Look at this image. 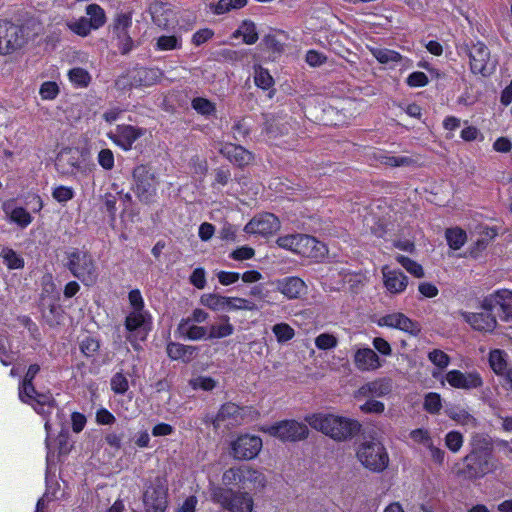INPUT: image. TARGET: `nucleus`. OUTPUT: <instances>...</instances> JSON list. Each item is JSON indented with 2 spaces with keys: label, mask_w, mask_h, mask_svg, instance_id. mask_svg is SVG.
Returning a JSON list of instances; mask_svg holds the SVG:
<instances>
[{
  "label": "nucleus",
  "mask_w": 512,
  "mask_h": 512,
  "mask_svg": "<svg viewBox=\"0 0 512 512\" xmlns=\"http://www.w3.org/2000/svg\"><path fill=\"white\" fill-rule=\"evenodd\" d=\"M305 421L313 429L337 441L350 439L361 429L357 420L334 414L314 413L306 416Z\"/></svg>",
  "instance_id": "f257e3e1"
},
{
  "label": "nucleus",
  "mask_w": 512,
  "mask_h": 512,
  "mask_svg": "<svg viewBox=\"0 0 512 512\" xmlns=\"http://www.w3.org/2000/svg\"><path fill=\"white\" fill-rule=\"evenodd\" d=\"M41 24L34 19L27 20L22 25L9 23L4 33L0 37V54L8 55L33 40L41 32Z\"/></svg>",
  "instance_id": "f03ea898"
},
{
  "label": "nucleus",
  "mask_w": 512,
  "mask_h": 512,
  "mask_svg": "<svg viewBox=\"0 0 512 512\" xmlns=\"http://www.w3.org/2000/svg\"><path fill=\"white\" fill-rule=\"evenodd\" d=\"M19 399L26 404H29L33 409L45 419V430L48 434L52 424L47 415L58 411L54 404V399L50 393H39L35 390L32 382L22 381L18 389ZM47 447L49 448L48 439L46 440Z\"/></svg>",
  "instance_id": "7ed1b4c3"
},
{
  "label": "nucleus",
  "mask_w": 512,
  "mask_h": 512,
  "mask_svg": "<svg viewBox=\"0 0 512 512\" xmlns=\"http://www.w3.org/2000/svg\"><path fill=\"white\" fill-rule=\"evenodd\" d=\"M356 457L364 468L376 473L384 471L390 461L384 444L376 438L362 441L356 449Z\"/></svg>",
  "instance_id": "20e7f679"
},
{
  "label": "nucleus",
  "mask_w": 512,
  "mask_h": 512,
  "mask_svg": "<svg viewBox=\"0 0 512 512\" xmlns=\"http://www.w3.org/2000/svg\"><path fill=\"white\" fill-rule=\"evenodd\" d=\"M212 500L219 503L229 512H252L254 508L253 497L245 491H233L220 486H212Z\"/></svg>",
  "instance_id": "39448f33"
},
{
  "label": "nucleus",
  "mask_w": 512,
  "mask_h": 512,
  "mask_svg": "<svg viewBox=\"0 0 512 512\" xmlns=\"http://www.w3.org/2000/svg\"><path fill=\"white\" fill-rule=\"evenodd\" d=\"M67 267L85 286H92L98 280V269L93 257L81 250L68 253Z\"/></svg>",
  "instance_id": "423d86ee"
},
{
  "label": "nucleus",
  "mask_w": 512,
  "mask_h": 512,
  "mask_svg": "<svg viewBox=\"0 0 512 512\" xmlns=\"http://www.w3.org/2000/svg\"><path fill=\"white\" fill-rule=\"evenodd\" d=\"M462 49L469 58L471 73L483 77H488L494 73L497 63L491 59L490 50L484 43L478 41L465 45Z\"/></svg>",
  "instance_id": "0eeeda50"
},
{
  "label": "nucleus",
  "mask_w": 512,
  "mask_h": 512,
  "mask_svg": "<svg viewBox=\"0 0 512 512\" xmlns=\"http://www.w3.org/2000/svg\"><path fill=\"white\" fill-rule=\"evenodd\" d=\"M125 328L128 331L127 340L139 350L141 342L145 341L151 330V315L146 311H130L125 318Z\"/></svg>",
  "instance_id": "6e6552de"
},
{
  "label": "nucleus",
  "mask_w": 512,
  "mask_h": 512,
  "mask_svg": "<svg viewBox=\"0 0 512 512\" xmlns=\"http://www.w3.org/2000/svg\"><path fill=\"white\" fill-rule=\"evenodd\" d=\"M133 190L141 202L149 203L157 191V178L154 171L147 165H138L133 170Z\"/></svg>",
  "instance_id": "1a4fd4ad"
},
{
  "label": "nucleus",
  "mask_w": 512,
  "mask_h": 512,
  "mask_svg": "<svg viewBox=\"0 0 512 512\" xmlns=\"http://www.w3.org/2000/svg\"><path fill=\"white\" fill-rule=\"evenodd\" d=\"M261 430L284 442L304 440L309 433L307 425L296 420L279 421L273 425L265 426Z\"/></svg>",
  "instance_id": "9d476101"
},
{
  "label": "nucleus",
  "mask_w": 512,
  "mask_h": 512,
  "mask_svg": "<svg viewBox=\"0 0 512 512\" xmlns=\"http://www.w3.org/2000/svg\"><path fill=\"white\" fill-rule=\"evenodd\" d=\"M231 454L238 460H251L260 453L263 442L259 436L242 434L231 442Z\"/></svg>",
  "instance_id": "9b49d317"
},
{
  "label": "nucleus",
  "mask_w": 512,
  "mask_h": 512,
  "mask_svg": "<svg viewBox=\"0 0 512 512\" xmlns=\"http://www.w3.org/2000/svg\"><path fill=\"white\" fill-rule=\"evenodd\" d=\"M499 309L498 313L502 320L512 321V291L500 289L486 296L481 302V309L494 311Z\"/></svg>",
  "instance_id": "f8f14e48"
},
{
  "label": "nucleus",
  "mask_w": 512,
  "mask_h": 512,
  "mask_svg": "<svg viewBox=\"0 0 512 512\" xmlns=\"http://www.w3.org/2000/svg\"><path fill=\"white\" fill-rule=\"evenodd\" d=\"M145 512H165L167 508V487L165 483L157 478L155 482L146 489L143 496Z\"/></svg>",
  "instance_id": "ddd939ff"
},
{
  "label": "nucleus",
  "mask_w": 512,
  "mask_h": 512,
  "mask_svg": "<svg viewBox=\"0 0 512 512\" xmlns=\"http://www.w3.org/2000/svg\"><path fill=\"white\" fill-rule=\"evenodd\" d=\"M280 229L278 218L271 213H262L254 216L244 227L248 234L267 237Z\"/></svg>",
  "instance_id": "4468645a"
},
{
  "label": "nucleus",
  "mask_w": 512,
  "mask_h": 512,
  "mask_svg": "<svg viewBox=\"0 0 512 512\" xmlns=\"http://www.w3.org/2000/svg\"><path fill=\"white\" fill-rule=\"evenodd\" d=\"M444 380L453 388L462 390L476 389L482 386L483 380L477 372L464 373L460 370H450L445 376Z\"/></svg>",
  "instance_id": "2eb2a0df"
},
{
  "label": "nucleus",
  "mask_w": 512,
  "mask_h": 512,
  "mask_svg": "<svg viewBox=\"0 0 512 512\" xmlns=\"http://www.w3.org/2000/svg\"><path fill=\"white\" fill-rule=\"evenodd\" d=\"M243 420V409L234 403H226L222 405L213 420L216 429L224 427L230 429L238 426Z\"/></svg>",
  "instance_id": "dca6fc26"
},
{
  "label": "nucleus",
  "mask_w": 512,
  "mask_h": 512,
  "mask_svg": "<svg viewBox=\"0 0 512 512\" xmlns=\"http://www.w3.org/2000/svg\"><path fill=\"white\" fill-rule=\"evenodd\" d=\"M378 325L401 330L410 335H417L420 332V326L401 312H393L382 316L378 320Z\"/></svg>",
  "instance_id": "f3484780"
},
{
  "label": "nucleus",
  "mask_w": 512,
  "mask_h": 512,
  "mask_svg": "<svg viewBox=\"0 0 512 512\" xmlns=\"http://www.w3.org/2000/svg\"><path fill=\"white\" fill-rule=\"evenodd\" d=\"M353 361L355 367L362 372L376 371L383 366L378 354L369 347L355 346Z\"/></svg>",
  "instance_id": "a211bd4d"
},
{
  "label": "nucleus",
  "mask_w": 512,
  "mask_h": 512,
  "mask_svg": "<svg viewBox=\"0 0 512 512\" xmlns=\"http://www.w3.org/2000/svg\"><path fill=\"white\" fill-rule=\"evenodd\" d=\"M460 315L465 322L477 331L492 332L497 325V320L495 316L492 315V311L483 310L478 313L461 311Z\"/></svg>",
  "instance_id": "6ab92c4d"
},
{
  "label": "nucleus",
  "mask_w": 512,
  "mask_h": 512,
  "mask_svg": "<svg viewBox=\"0 0 512 512\" xmlns=\"http://www.w3.org/2000/svg\"><path fill=\"white\" fill-rule=\"evenodd\" d=\"M381 272L383 285L390 294H400L406 290L408 277L402 271L385 265Z\"/></svg>",
  "instance_id": "aec40b11"
},
{
  "label": "nucleus",
  "mask_w": 512,
  "mask_h": 512,
  "mask_svg": "<svg viewBox=\"0 0 512 512\" xmlns=\"http://www.w3.org/2000/svg\"><path fill=\"white\" fill-rule=\"evenodd\" d=\"M144 134V130L131 125L118 126L115 132L108 134V137L123 150L132 148L134 142Z\"/></svg>",
  "instance_id": "412c9836"
},
{
  "label": "nucleus",
  "mask_w": 512,
  "mask_h": 512,
  "mask_svg": "<svg viewBox=\"0 0 512 512\" xmlns=\"http://www.w3.org/2000/svg\"><path fill=\"white\" fill-rule=\"evenodd\" d=\"M56 167L63 175H75L82 170L79 152L72 149L61 151L56 159Z\"/></svg>",
  "instance_id": "4be33fe9"
},
{
  "label": "nucleus",
  "mask_w": 512,
  "mask_h": 512,
  "mask_svg": "<svg viewBox=\"0 0 512 512\" xmlns=\"http://www.w3.org/2000/svg\"><path fill=\"white\" fill-rule=\"evenodd\" d=\"M297 254L314 260H322L326 257L328 249L326 245L316 238L302 234Z\"/></svg>",
  "instance_id": "5701e85b"
},
{
  "label": "nucleus",
  "mask_w": 512,
  "mask_h": 512,
  "mask_svg": "<svg viewBox=\"0 0 512 512\" xmlns=\"http://www.w3.org/2000/svg\"><path fill=\"white\" fill-rule=\"evenodd\" d=\"M275 285L276 290L290 300L301 297L307 289L306 283L295 276L279 279L275 282Z\"/></svg>",
  "instance_id": "b1692460"
},
{
  "label": "nucleus",
  "mask_w": 512,
  "mask_h": 512,
  "mask_svg": "<svg viewBox=\"0 0 512 512\" xmlns=\"http://www.w3.org/2000/svg\"><path fill=\"white\" fill-rule=\"evenodd\" d=\"M220 153L226 157L232 164L244 167L250 164L254 156L244 147L232 143H226L220 149Z\"/></svg>",
  "instance_id": "393cba45"
},
{
  "label": "nucleus",
  "mask_w": 512,
  "mask_h": 512,
  "mask_svg": "<svg viewBox=\"0 0 512 512\" xmlns=\"http://www.w3.org/2000/svg\"><path fill=\"white\" fill-rule=\"evenodd\" d=\"M392 391V381L389 378H378L362 385L356 392V397H384Z\"/></svg>",
  "instance_id": "a878e982"
},
{
  "label": "nucleus",
  "mask_w": 512,
  "mask_h": 512,
  "mask_svg": "<svg viewBox=\"0 0 512 512\" xmlns=\"http://www.w3.org/2000/svg\"><path fill=\"white\" fill-rule=\"evenodd\" d=\"M149 10L155 25L161 29H169L175 18V12L169 5L162 2H155L150 5Z\"/></svg>",
  "instance_id": "bb28decb"
},
{
  "label": "nucleus",
  "mask_w": 512,
  "mask_h": 512,
  "mask_svg": "<svg viewBox=\"0 0 512 512\" xmlns=\"http://www.w3.org/2000/svg\"><path fill=\"white\" fill-rule=\"evenodd\" d=\"M128 76L131 86H151L158 82L161 72L158 69L140 67L130 71Z\"/></svg>",
  "instance_id": "cd10ccee"
},
{
  "label": "nucleus",
  "mask_w": 512,
  "mask_h": 512,
  "mask_svg": "<svg viewBox=\"0 0 512 512\" xmlns=\"http://www.w3.org/2000/svg\"><path fill=\"white\" fill-rule=\"evenodd\" d=\"M368 49L379 63L389 65L390 67H393L399 63L408 65L411 62L408 58L403 57L395 50L382 47H368Z\"/></svg>",
  "instance_id": "c85d7f7f"
},
{
  "label": "nucleus",
  "mask_w": 512,
  "mask_h": 512,
  "mask_svg": "<svg viewBox=\"0 0 512 512\" xmlns=\"http://www.w3.org/2000/svg\"><path fill=\"white\" fill-rule=\"evenodd\" d=\"M3 211L8 216L9 220L21 228L27 227L32 222V216L23 207H16L13 201H7L3 204Z\"/></svg>",
  "instance_id": "c756f323"
},
{
  "label": "nucleus",
  "mask_w": 512,
  "mask_h": 512,
  "mask_svg": "<svg viewBox=\"0 0 512 512\" xmlns=\"http://www.w3.org/2000/svg\"><path fill=\"white\" fill-rule=\"evenodd\" d=\"M267 483L265 475L252 467L243 466L242 485L252 490H262Z\"/></svg>",
  "instance_id": "7c9ffc66"
},
{
  "label": "nucleus",
  "mask_w": 512,
  "mask_h": 512,
  "mask_svg": "<svg viewBox=\"0 0 512 512\" xmlns=\"http://www.w3.org/2000/svg\"><path fill=\"white\" fill-rule=\"evenodd\" d=\"M197 348L195 346L184 345L181 343L170 342L167 345V354L172 360H181L185 363L190 362L195 354Z\"/></svg>",
  "instance_id": "2f4dec72"
},
{
  "label": "nucleus",
  "mask_w": 512,
  "mask_h": 512,
  "mask_svg": "<svg viewBox=\"0 0 512 512\" xmlns=\"http://www.w3.org/2000/svg\"><path fill=\"white\" fill-rule=\"evenodd\" d=\"M446 415L461 426L475 428L478 426V420L462 407H449L445 410Z\"/></svg>",
  "instance_id": "473e14b6"
},
{
  "label": "nucleus",
  "mask_w": 512,
  "mask_h": 512,
  "mask_svg": "<svg viewBox=\"0 0 512 512\" xmlns=\"http://www.w3.org/2000/svg\"><path fill=\"white\" fill-rule=\"evenodd\" d=\"M232 37H241L243 42L247 45L255 44L259 38L256 25L251 20L242 21L239 27L233 32Z\"/></svg>",
  "instance_id": "72a5a7b5"
},
{
  "label": "nucleus",
  "mask_w": 512,
  "mask_h": 512,
  "mask_svg": "<svg viewBox=\"0 0 512 512\" xmlns=\"http://www.w3.org/2000/svg\"><path fill=\"white\" fill-rule=\"evenodd\" d=\"M0 259L9 270H19L25 266V261L21 254L10 247H3L1 249Z\"/></svg>",
  "instance_id": "f704fd0d"
},
{
  "label": "nucleus",
  "mask_w": 512,
  "mask_h": 512,
  "mask_svg": "<svg viewBox=\"0 0 512 512\" xmlns=\"http://www.w3.org/2000/svg\"><path fill=\"white\" fill-rule=\"evenodd\" d=\"M247 0H218L209 4V11L214 15H223L246 6Z\"/></svg>",
  "instance_id": "c9c22d12"
},
{
  "label": "nucleus",
  "mask_w": 512,
  "mask_h": 512,
  "mask_svg": "<svg viewBox=\"0 0 512 512\" xmlns=\"http://www.w3.org/2000/svg\"><path fill=\"white\" fill-rule=\"evenodd\" d=\"M86 14L89 18L88 22L94 30L101 28L106 22V14L104 9L98 4H89L86 7Z\"/></svg>",
  "instance_id": "e433bc0d"
},
{
  "label": "nucleus",
  "mask_w": 512,
  "mask_h": 512,
  "mask_svg": "<svg viewBox=\"0 0 512 512\" xmlns=\"http://www.w3.org/2000/svg\"><path fill=\"white\" fill-rule=\"evenodd\" d=\"M489 363L494 373L498 376H502L510 369L507 367L506 354L498 349L490 352Z\"/></svg>",
  "instance_id": "4c0bfd02"
},
{
  "label": "nucleus",
  "mask_w": 512,
  "mask_h": 512,
  "mask_svg": "<svg viewBox=\"0 0 512 512\" xmlns=\"http://www.w3.org/2000/svg\"><path fill=\"white\" fill-rule=\"evenodd\" d=\"M182 47V38L179 35H162L157 38L155 49L158 51H171Z\"/></svg>",
  "instance_id": "58836bf2"
},
{
  "label": "nucleus",
  "mask_w": 512,
  "mask_h": 512,
  "mask_svg": "<svg viewBox=\"0 0 512 512\" xmlns=\"http://www.w3.org/2000/svg\"><path fill=\"white\" fill-rule=\"evenodd\" d=\"M200 302L213 311H226V296L214 293L203 294L200 298Z\"/></svg>",
  "instance_id": "ea45409f"
},
{
  "label": "nucleus",
  "mask_w": 512,
  "mask_h": 512,
  "mask_svg": "<svg viewBox=\"0 0 512 512\" xmlns=\"http://www.w3.org/2000/svg\"><path fill=\"white\" fill-rule=\"evenodd\" d=\"M222 323L219 325H212L209 329L208 338H224L233 334L234 327L229 322L228 316H223Z\"/></svg>",
  "instance_id": "a19ab883"
},
{
  "label": "nucleus",
  "mask_w": 512,
  "mask_h": 512,
  "mask_svg": "<svg viewBox=\"0 0 512 512\" xmlns=\"http://www.w3.org/2000/svg\"><path fill=\"white\" fill-rule=\"evenodd\" d=\"M226 311L245 310L252 311L256 309L253 301L241 297H226Z\"/></svg>",
  "instance_id": "79ce46f5"
},
{
  "label": "nucleus",
  "mask_w": 512,
  "mask_h": 512,
  "mask_svg": "<svg viewBox=\"0 0 512 512\" xmlns=\"http://www.w3.org/2000/svg\"><path fill=\"white\" fill-rule=\"evenodd\" d=\"M254 82L256 86L261 89H269L273 83V77L270 75L267 69L261 67L260 65L254 66Z\"/></svg>",
  "instance_id": "37998d69"
},
{
  "label": "nucleus",
  "mask_w": 512,
  "mask_h": 512,
  "mask_svg": "<svg viewBox=\"0 0 512 512\" xmlns=\"http://www.w3.org/2000/svg\"><path fill=\"white\" fill-rule=\"evenodd\" d=\"M68 77L71 83L77 87H87L91 81L88 71L80 67L69 70Z\"/></svg>",
  "instance_id": "c03bdc74"
},
{
  "label": "nucleus",
  "mask_w": 512,
  "mask_h": 512,
  "mask_svg": "<svg viewBox=\"0 0 512 512\" xmlns=\"http://www.w3.org/2000/svg\"><path fill=\"white\" fill-rule=\"evenodd\" d=\"M396 260L407 272H409L414 277H416V278L424 277L423 267L416 261H414L406 256H403V255H398L396 257Z\"/></svg>",
  "instance_id": "a18cd8bd"
},
{
  "label": "nucleus",
  "mask_w": 512,
  "mask_h": 512,
  "mask_svg": "<svg viewBox=\"0 0 512 512\" xmlns=\"http://www.w3.org/2000/svg\"><path fill=\"white\" fill-rule=\"evenodd\" d=\"M445 446L452 453H458L464 443V436L459 431H449L444 438Z\"/></svg>",
  "instance_id": "49530a36"
},
{
  "label": "nucleus",
  "mask_w": 512,
  "mask_h": 512,
  "mask_svg": "<svg viewBox=\"0 0 512 512\" xmlns=\"http://www.w3.org/2000/svg\"><path fill=\"white\" fill-rule=\"evenodd\" d=\"M189 385L194 390L212 391L216 387L217 381L210 376L198 375L190 379Z\"/></svg>",
  "instance_id": "de8ad7c7"
},
{
  "label": "nucleus",
  "mask_w": 512,
  "mask_h": 512,
  "mask_svg": "<svg viewBox=\"0 0 512 512\" xmlns=\"http://www.w3.org/2000/svg\"><path fill=\"white\" fill-rule=\"evenodd\" d=\"M448 245L454 249H460L466 241V233L459 228L448 229L446 231Z\"/></svg>",
  "instance_id": "09e8293b"
},
{
  "label": "nucleus",
  "mask_w": 512,
  "mask_h": 512,
  "mask_svg": "<svg viewBox=\"0 0 512 512\" xmlns=\"http://www.w3.org/2000/svg\"><path fill=\"white\" fill-rule=\"evenodd\" d=\"M67 27L73 33L81 37L87 36L91 32V30H94L93 27L89 24L88 19L86 17H80L76 20L67 22Z\"/></svg>",
  "instance_id": "8fccbe9b"
},
{
  "label": "nucleus",
  "mask_w": 512,
  "mask_h": 512,
  "mask_svg": "<svg viewBox=\"0 0 512 512\" xmlns=\"http://www.w3.org/2000/svg\"><path fill=\"white\" fill-rule=\"evenodd\" d=\"M192 108L203 116H211L216 111L214 103L203 97H197L192 100Z\"/></svg>",
  "instance_id": "3c124183"
},
{
  "label": "nucleus",
  "mask_w": 512,
  "mask_h": 512,
  "mask_svg": "<svg viewBox=\"0 0 512 512\" xmlns=\"http://www.w3.org/2000/svg\"><path fill=\"white\" fill-rule=\"evenodd\" d=\"M272 332L274 333V335L279 343L288 342L295 336L294 329L287 323L275 324L272 327Z\"/></svg>",
  "instance_id": "603ef678"
},
{
  "label": "nucleus",
  "mask_w": 512,
  "mask_h": 512,
  "mask_svg": "<svg viewBox=\"0 0 512 512\" xmlns=\"http://www.w3.org/2000/svg\"><path fill=\"white\" fill-rule=\"evenodd\" d=\"M423 407L430 414H438L442 408V399L440 394L430 392L425 395Z\"/></svg>",
  "instance_id": "864d4df0"
},
{
  "label": "nucleus",
  "mask_w": 512,
  "mask_h": 512,
  "mask_svg": "<svg viewBox=\"0 0 512 512\" xmlns=\"http://www.w3.org/2000/svg\"><path fill=\"white\" fill-rule=\"evenodd\" d=\"M379 161L387 166L391 167H400V166H408L413 161L411 158L406 156H394L388 153H381L378 156Z\"/></svg>",
  "instance_id": "5fc2aeb1"
},
{
  "label": "nucleus",
  "mask_w": 512,
  "mask_h": 512,
  "mask_svg": "<svg viewBox=\"0 0 512 512\" xmlns=\"http://www.w3.org/2000/svg\"><path fill=\"white\" fill-rule=\"evenodd\" d=\"M302 234H290L281 236L277 239L276 243L279 247L292 251L297 254L299 249L300 238Z\"/></svg>",
  "instance_id": "6e6d98bb"
},
{
  "label": "nucleus",
  "mask_w": 512,
  "mask_h": 512,
  "mask_svg": "<svg viewBox=\"0 0 512 512\" xmlns=\"http://www.w3.org/2000/svg\"><path fill=\"white\" fill-rule=\"evenodd\" d=\"M472 453L466 457L467 461H471L478 451L489 448V440L484 434L475 433L471 436Z\"/></svg>",
  "instance_id": "4d7b16f0"
},
{
  "label": "nucleus",
  "mask_w": 512,
  "mask_h": 512,
  "mask_svg": "<svg viewBox=\"0 0 512 512\" xmlns=\"http://www.w3.org/2000/svg\"><path fill=\"white\" fill-rule=\"evenodd\" d=\"M243 466L227 469L222 475V482L225 486L242 484Z\"/></svg>",
  "instance_id": "13d9d810"
},
{
  "label": "nucleus",
  "mask_w": 512,
  "mask_h": 512,
  "mask_svg": "<svg viewBox=\"0 0 512 512\" xmlns=\"http://www.w3.org/2000/svg\"><path fill=\"white\" fill-rule=\"evenodd\" d=\"M132 24V16L130 13H118L114 19L113 33L120 34L128 32Z\"/></svg>",
  "instance_id": "bf43d9fd"
},
{
  "label": "nucleus",
  "mask_w": 512,
  "mask_h": 512,
  "mask_svg": "<svg viewBox=\"0 0 512 512\" xmlns=\"http://www.w3.org/2000/svg\"><path fill=\"white\" fill-rule=\"evenodd\" d=\"M75 195V191L70 186L59 185L53 188L52 197L59 203L65 204Z\"/></svg>",
  "instance_id": "052dcab7"
},
{
  "label": "nucleus",
  "mask_w": 512,
  "mask_h": 512,
  "mask_svg": "<svg viewBox=\"0 0 512 512\" xmlns=\"http://www.w3.org/2000/svg\"><path fill=\"white\" fill-rule=\"evenodd\" d=\"M338 339L333 334L321 333L315 338V346L320 350H330L337 346Z\"/></svg>",
  "instance_id": "680f3d73"
},
{
  "label": "nucleus",
  "mask_w": 512,
  "mask_h": 512,
  "mask_svg": "<svg viewBox=\"0 0 512 512\" xmlns=\"http://www.w3.org/2000/svg\"><path fill=\"white\" fill-rule=\"evenodd\" d=\"M59 86L54 81L42 83L39 89V95L43 100H54L59 94Z\"/></svg>",
  "instance_id": "e2e57ef3"
},
{
  "label": "nucleus",
  "mask_w": 512,
  "mask_h": 512,
  "mask_svg": "<svg viewBox=\"0 0 512 512\" xmlns=\"http://www.w3.org/2000/svg\"><path fill=\"white\" fill-rule=\"evenodd\" d=\"M428 359L439 369L446 368L450 363L449 356L439 349H434L428 353Z\"/></svg>",
  "instance_id": "0e129e2a"
},
{
  "label": "nucleus",
  "mask_w": 512,
  "mask_h": 512,
  "mask_svg": "<svg viewBox=\"0 0 512 512\" xmlns=\"http://www.w3.org/2000/svg\"><path fill=\"white\" fill-rule=\"evenodd\" d=\"M110 385L116 394H124L129 388L128 379L122 373H116L111 378Z\"/></svg>",
  "instance_id": "69168bd1"
},
{
  "label": "nucleus",
  "mask_w": 512,
  "mask_h": 512,
  "mask_svg": "<svg viewBox=\"0 0 512 512\" xmlns=\"http://www.w3.org/2000/svg\"><path fill=\"white\" fill-rule=\"evenodd\" d=\"M428 82L429 80L427 75L420 71L411 73L406 79L407 85L411 88L424 87L428 84Z\"/></svg>",
  "instance_id": "338daca9"
},
{
  "label": "nucleus",
  "mask_w": 512,
  "mask_h": 512,
  "mask_svg": "<svg viewBox=\"0 0 512 512\" xmlns=\"http://www.w3.org/2000/svg\"><path fill=\"white\" fill-rule=\"evenodd\" d=\"M410 438L414 442L423 444L426 447L430 446L433 443L429 431L422 428L412 430L410 432Z\"/></svg>",
  "instance_id": "774afa93"
}]
</instances>
